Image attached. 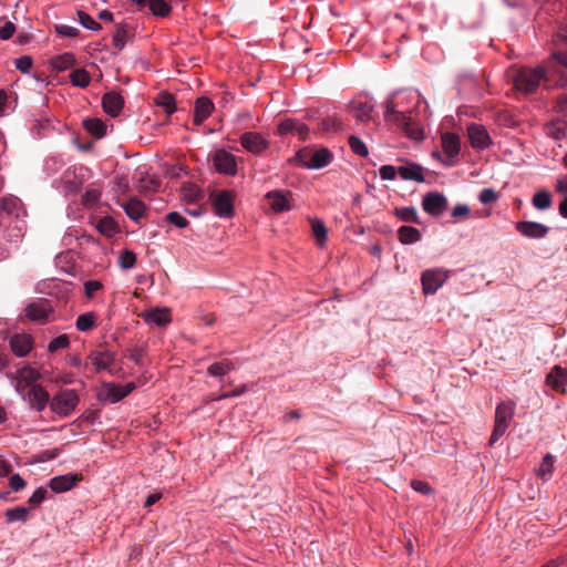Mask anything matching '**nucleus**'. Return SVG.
Here are the masks:
<instances>
[{"label":"nucleus","instance_id":"79ce46f5","mask_svg":"<svg viewBox=\"0 0 567 567\" xmlns=\"http://www.w3.org/2000/svg\"><path fill=\"white\" fill-rule=\"evenodd\" d=\"M128 27L126 24H120L116 28V31L113 34V45L117 50H123L126 44V39L128 37Z\"/></svg>","mask_w":567,"mask_h":567},{"label":"nucleus","instance_id":"473e14b6","mask_svg":"<svg viewBox=\"0 0 567 567\" xmlns=\"http://www.w3.org/2000/svg\"><path fill=\"white\" fill-rule=\"evenodd\" d=\"M546 134L554 140H561L567 135V125L563 121H551L546 125Z\"/></svg>","mask_w":567,"mask_h":567},{"label":"nucleus","instance_id":"052dcab7","mask_svg":"<svg viewBox=\"0 0 567 567\" xmlns=\"http://www.w3.org/2000/svg\"><path fill=\"white\" fill-rule=\"evenodd\" d=\"M379 172L381 178L385 181H392L395 178L396 174H399L398 169L392 165H383Z\"/></svg>","mask_w":567,"mask_h":567},{"label":"nucleus","instance_id":"603ef678","mask_svg":"<svg viewBox=\"0 0 567 567\" xmlns=\"http://www.w3.org/2000/svg\"><path fill=\"white\" fill-rule=\"evenodd\" d=\"M118 262L123 269H132L136 262V255L131 250H123Z\"/></svg>","mask_w":567,"mask_h":567},{"label":"nucleus","instance_id":"0eeeda50","mask_svg":"<svg viewBox=\"0 0 567 567\" xmlns=\"http://www.w3.org/2000/svg\"><path fill=\"white\" fill-rule=\"evenodd\" d=\"M449 270L443 268L427 269L421 275L422 290L425 295L435 293L447 280Z\"/></svg>","mask_w":567,"mask_h":567},{"label":"nucleus","instance_id":"49530a36","mask_svg":"<svg viewBox=\"0 0 567 567\" xmlns=\"http://www.w3.org/2000/svg\"><path fill=\"white\" fill-rule=\"evenodd\" d=\"M554 463H555V457L551 454L545 455V457L543 458V462L538 468V475L542 478L547 480L553 474Z\"/></svg>","mask_w":567,"mask_h":567},{"label":"nucleus","instance_id":"412c9836","mask_svg":"<svg viewBox=\"0 0 567 567\" xmlns=\"http://www.w3.org/2000/svg\"><path fill=\"white\" fill-rule=\"evenodd\" d=\"M566 382L567 371L560 365L553 367L551 371L546 377L547 385H549L555 391L564 392Z\"/></svg>","mask_w":567,"mask_h":567},{"label":"nucleus","instance_id":"6e6552de","mask_svg":"<svg viewBox=\"0 0 567 567\" xmlns=\"http://www.w3.org/2000/svg\"><path fill=\"white\" fill-rule=\"evenodd\" d=\"M214 212L219 217H231L234 214V194L230 190H217L210 194Z\"/></svg>","mask_w":567,"mask_h":567},{"label":"nucleus","instance_id":"3c124183","mask_svg":"<svg viewBox=\"0 0 567 567\" xmlns=\"http://www.w3.org/2000/svg\"><path fill=\"white\" fill-rule=\"evenodd\" d=\"M20 206V200L17 197L0 198V209L7 214H13Z\"/></svg>","mask_w":567,"mask_h":567},{"label":"nucleus","instance_id":"de8ad7c7","mask_svg":"<svg viewBox=\"0 0 567 567\" xmlns=\"http://www.w3.org/2000/svg\"><path fill=\"white\" fill-rule=\"evenodd\" d=\"M349 146L354 154L361 157H367L369 154L367 145L355 135L349 136Z\"/></svg>","mask_w":567,"mask_h":567},{"label":"nucleus","instance_id":"bb28decb","mask_svg":"<svg viewBox=\"0 0 567 567\" xmlns=\"http://www.w3.org/2000/svg\"><path fill=\"white\" fill-rule=\"evenodd\" d=\"M350 113L359 122H367L371 118L373 106L368 102H352L349 105Z\"/></svg>","mask_w":567,"mask_h":567},{"label":"nucleus","instance_id":"a878e982","mask_svg":"<svg viewBox=\"0 0 567 567\" xmlns=\"http://www.w3.org/2000/svg\"><path fill=\"white\" fill-rule=\"evenodd\" d=\"M398 173L404 181L424 182L423 168L415 163H409L398 168Z\"/></svg>","mask_w":567,"mask_h":567},{"label":"nucleus","instance_id":"c9c22d12","mask_svg":"<svg viewBox=\"0 0 567 567\" xmlns=\"http://www.w3.org/2000/svg\"><path fill=\"white\" fill-rule=\"evenodd\" d=\"M235 369V364L229 360H224L220 362H215L210 364L207 369V373L212 377H223L229 371Z\"/></svg>","mask_w":567,"mask_h":567},{"label":"nucleus","instance_id":"b1692460","mask_svg":"<svg viewBox=\"0 0 567 567\" xmlns=\"http://www.w3.org/2000/svg\"><path fill=\"white\" fill-rule=\"evenodd\" d=\"M126 215L134 221H138L145 214L146 206L137 197L130 198L126 203L121 205Z\"/></svg>","mask_w":567,"mask_h":567},{"label":"nucleus","instance_id":"4c0bfd02","mask_svg":"<svg viewBox=\"0 0 567 567\" xmlns=\"http://www.w3.org/2000/svg\"><path fill=\"white\" fill-rule=\"evenodd\" d=\"M398 218L405 223L420 224L417 212L414 207H398L394 210Z\"/></svg>","mask_w":567,"mask_h":567},{"label":"nucleus","instance_id":"1a4fd4ad","mask_svg":"<svg viewBox=\"0 0 567 567\" xmlns=\"http://www.w3.org/2000/svg\"><path fill=\"white\" fill-rule=\"evenodd\" d=\"M241 146L254 155H260L268 150L270 143L258 132H246L240 136Z\"/></svg>","mask_w":567,"mask_h":567},{"label":"nucleus","instance_id":"09e8293b","mask_svg":"<svg viewBox=\"0 0 567 567\" xmlns=\"http://www.w3.org/2000/svg\"><path fill=\"white\" fill-rule=\"evenodd\" d=\"M19 377L24 381L25 385L31 388L40 379V373L31 367H25L20 371Z\"/></svg>","mask_w":567,"mask_h":567},{"label":"nucleus","instance_id":"0e129e2a","mask_svg":"<svg viewBox=\"0 0 567 567\" xmlns=\"http://www.w3.org/2000/svg\"><path fill=\"white\" fill-rule=\"evenodd\" d=\"M102 288V284L97 280H89L84 285L85 295L92 298L93 295Z\"/></svg>","mask_w":567,"mask_h":567},{"label":"nucleus","instance_id":"f8f14e48","mask_svg":"<svg viewBox=\"0 0 567 567\" xmlns=\"http://www.w3.org/2000/svg\"><path fill=\"white\" fill-rule=\"evenodd\" d=\"M24 400L28 401L30 408L41 412L50 402V394L42 385L34 384L27 391Z\"/></svg>","mask_w":567,"mask_h":567},{"label":"nucleus","instance_id":"6ab92c4d","mask_svg":"<svg viewBox=\"0 0 567 567\" xmlns=\"http://www.w3.org/2000/svg\"><path fill=\"white\" fill-rule=\"evenodd\" d=\"M32 338L25 333H18L10 338V348L17 357H25L32 349Z\"/></svg>","mask_w":567,"mask_h":567},{"label":"nucleus","instance_id":"aec40b11","mask_svg":"<svg viewBox=\"0 0 567 567\" xmlns=\"http://www.w3.org/2000/svg\"><path fill=\"white\" fill-rule=\"evenodd\" d=\"M81 481V476L76 474H65L51 478L49 486L56 493H62L74 487L78 482Z\"/></svg>","mask_w":567,"mask_h":567},{"label":"nucleus","instance_id":"2eb2a0df","mask_svg":"<svg viewBox=\"0 0 567 567\" xmlns=\"http://www.w3.org/2000/svg\"><path fill=\"white\" fill-rule=\"evenodd\" d=\"M52 309L49 305V301L45 299H39L34 301L25 308V316L32 321L35 322H45Z\"/></svg>","mask_w":567,"mask_h":567},{"label":"nucleus","instance_id":"338daca9","mask_svg":"<svg viewBox=\"0 0 567 567\" xmlns=\"http://www.w3.org/2000/svg\"><path fill=\"white\" fill-rule=\"evenodd\" d=\"M470 214V207L464 204L456 205L452 210V216L455 218H466Z\"/></svg>","mask_w":567,"mask_h":567},{"label":"nucleus","instance_id":"9d476101","mask_svg":"<svg viewBox=\"0 0 567 567\" xmlns=\"http://www.w3.org/2000/svg\"><path fill=\"white\" fill-rule=\"evenodd\" d=\"M213 164L216 171L220 174L225 175H236L237 174V162L234 154L225 151L218 150L213 155Z\"/></svg>","mask_w":567,"mask_h":567},{"label":"nucleus","instance_id":"bf43d9fd","mask_svg":"<svg viewBox=\"0 0 567 567\" xmlns=\"http://www.w3.org/2000/svg\"><path fill=\"white\" fill-rule=\"evenodd\" d=\"M16 68L23 73H28L32 68V59L28 55L20 56L16 60Z\"/></svg>","mask_w":567,"mask_h":567},{"label":"nucleus","instance_id":"774afa93","mask_svg":"<svg viewBox=\"0 0 567 567\" xmlns=\"http://www.w3.org/2000/svg\"><path fill=\"white\" fill-rule=\"evenodd\" d=\"M310 154H311V150L310 148H302V150H300L296 154L295 159L297 162H299L302 166L308 168V162H310L309 161L310 159Z\"/></svg>","mask_w":567,"mask_h":567},{"label":"nucleus","instance_id":"58836bf2","mask_svg":"<svg viewBox=\"0 0 567 567\" xmlns=\"http://www.w3.org/2000/svg\"><path fill=\"white\" fill-rule=\"evenodd\" d=\"M311 228L313 236L320 247H322L327 240V227L321 219H311Z\"/></svg>","mask_w":567,"mask_h":567},{"label":"nucleus","instance_id":"680f3d73","mask_svg":"<svg viewBox=\"0 0 567 567\" xmlns=\"http://www.w3.org/2000/svg\"><path fill=\"white\" fill-rule=\"evenodd\" d=\"M9 485L13 492H19L25 487L27 483L19 474H13L10 477Z\"/></svg>","mask_w":567,"mask_h":567},{"label":"nucleus","instance_id":"69168bd1","mask_svg":"<svg viewBox=\"0 0 567 567\" xmlns=\"http://www.w3.org/2000/svg\"><path fill=\"white\" fill-rule=\"evenodd\" d=\"M16 31V27L12 22L8 21L3 27L0 28V39L8 40L10 39Z\"/></svg>","mask_w":567,"mask_h":567},{"label":"nucleus","instance_id":"c03bdc74","mask_svg":"<svg viewBox=\"0 0 567 567\" xmlns=\"http://www.w3.org/2000/svg\"><path fill=\"white\" fill-rule=\"evenodd\" d=\"M96 228L101 234L111 237L116 233L117 225L113 218L104 217L97 221Z\"/></svg>","mask_w":567,"mask_h":567},{"label":"nucleus","instance_id":"8fccbe9b","mask_svg":"<svg viewBox=\"0 0 567 567\" xmlns=\"http://www.w3.org/2000/svg\"><path fill=\"white\" fill-rule=\"evenodd\" d=\"M79 22L86 29L97 31L102 25L84 11H78Z\"/></svg>","mask_w":567,"mask_h":567},{"label":"nucleus","instance_id":"a211bd4d","mask_svg":"<svg viewBox=\"0 0 567 567\" xmlns=\"http://www.w3.org/2000/svg\"><path fill=\"white\" fill-rule=\"evenodd\" d=\"M102 106L105 113L115 117L120 114L124 106V99L117 92H107L102 97Z\"/></svg>","mask_w":567,"mask_h":567},{"label":"nucleus","instance_id":"4468645a","mask_svg":"<svg viewBox=\"0 0 567 567\" xmlns=\"http://www.w3.org/2000/svg\"><path fill=\"white\" fill-rule=\"evenodd\" d=\"M292 197L290 190H271L268 192L265 198L269 202L270 208L275 213L288 212L291 209L289 198Z\"/></svg>","mask_w":567,"mask_h":567},{"label":"nucleus","instance_id":"4d7b16f0","mask_svg":"<svg viewBox=\"0 0 567 567\" xmlns=\"http://www.w3.org/2000/svg\"><path fill=\"white\" fill-rule=\"evenodd\" d=\"M498 194L493 188H484L480 193V202L484 205H489L495 203L498 199Z\"/></svg>","mask_w":567,"mask_h":567},{"label":"nucleus","instance_id":"7c9ffc66","mask_svg":"<svg viewBox=\"0 0 567 567\" xmlns=\"http://www.w3.org/2000/svg\"><path fill=\"white\" fill-rule=\"evenodd\" d=\"M155 103L164 110L167 115L176 111L175 97L168 92H161L155 99Z\"/></svg>","mask_w":567,"mask_h":567},{"label":"nucleus","instance_id":"e433bc0d","mask_svg":"<svg viewBox=\"0 0 567 567\" xmlns=\"http://www.w3.org/2000/svg\"><path fill=\"white\" fill-rule=\"evenodd\" d=\"M70 81L74 86L86 87L91 82L89 72L84 69H75L70 73Z\"/></svg>","mask_w":567,"mask_h":567},{"label":"nucleus","instance_id":"5fc2aeb1","mask_svg":"<svg viewBox=\"0 0 567 567\" xmlns=\"http://www.w3.org/2000/svg\"><path fill=\"white\" fill-rule=\"evenodd\" d=\"M70 344V339L68 334H60L59 337L54 338L48 346V350L50 352H55L60 349H65Z\"/></svg>","mask_w":567,"mask_h":567},{"label":"nucleus","instance_id":"20e7f679","mask_svg":"<svg viewBox=\"0 0 567 567\" xmlns=\"http://www.w3.org/2000/svg\"><path fill=\"white\" fill-rule=\"evenodd\" d=\"M540 81H544V71L538 66L535 69L523 68L513 78L515 87L527 94L535 92Z\"/></svg>","mask_w":567,"mask_h":567},{"label":"nucleus","instance_id":"a18cd8bd","mask_svg":"<svg viewBox=\"0 0 567 567\" xmlns=\"http://www.w3.org/2000/svg\"><path fill=\"white\" fill-rule=\"evenodd\" d=\"M75 64V58L72 53H64L54 58L53 66L58 71H64Z\"/></svg>","mask_w":567,"mask_h":567},{"label":"nucleus","instance_id":"2f4dec72","mask_svg":"<svg viewBox=\"0 0 567 567\" xmlns=\"http://www.w3.org/2000/svg\"><path fill=\"white\" fill-rule=\"evenodd\" d=\"M532 204L536 209L546 210L553 204L551 195L548 190L542 189L534 194Z\"/></svg>","mask_w":567,"mask_h":567},{"label":"nucleus","instance_id":"f3484780","mask_svg":"<svg viewBox=\"0 0 567 567\" xmlns=\"http://www.w3.org/2000/svg\"><path fill=\"white\" fill-rule=\"evenodd\" d=\"M278 134L280 135H298L300 140L305 141L309 134V127L295 118H287L278 125Z\"/></svg>","mask_w":567,"mask_h":567},{"label":"nucleus","instance_id":"f704fd0d","mask_svg":"<svg viewBox=\"0 0 567 567\" xmlns=\"http://www.w3.org/2000/svg\"><path fill=\"white\" fill-rule=\"evenodd\" d=\"M7 523L27 522L29 516V508L24 506H17L8 508L4 513Z\"/></svg>","mask_w":567,"mask_h":567},{"label":"nucleus","instance_id":"f257e3e1","mask_svg":"<svg viewBox=\"0 0 567 567\" xmlns=\"http://www.w3.org/2000/svg\"><path fill=\"white\" fill-rule=\"evenodd\" d=\"M384 118L386 122L393 123L401 128L409 138L414 141L423 140L422 127L406 113L396 111L393 100H389L385 103Z\"/></svg>","mask_w":567,"mask_h":567},{"label":"nucleus","instance_id":"6e6d98bb","mask_svg":"<svg viewBox=\"0 0 567 567\" xmlns=\"http://www.w3.org/2000/svg\"><path fill=\"white\" fill-rule=\"evenodd\" d=\"M167 223L178 227L185 228L188 226V220L177 212H171L165 216Z\"/></svg>","mask_w":567,"mask_h":567},{"label":"nucleus","instance_id":"393cba45","mask_svg":"<svg viewBox=\"0 0 567 567\" xmlns=\"http://www.w3.org/2000/svg\"><path fill=\"white\" fill-rule=\"evenodd\" d=\"M144 320L147 323H154L158 327H164L171 322L172 318L167 308H154L145 312Z\"/></svg>","mask_w":567,"mask_h":567},{"label":"nucleus","instance_id":"c756f323","mask_svg":"<svg viewBox=\"0 0 567 567\" xmlns=\"http://www.w3.org/2000/svg\"><path fill=\"white\" fill-rule=\"evenodd\" d=\"M399 239L404 245H410L421 239V233L419 229L412 226H402L398 230Z\"/></svg>","mask_w":567,"mask_h":567},{"label":"nucleus","instance_id":"4be33fe9","mask_svg":"<svg viewBox=\"0 0 567 567\" xmlns=\"http://www.w3.org/2000/svg\"><path fill=\"white\" fill-rule=\"evenodd\" d=\"M214 110V103L208 97H198L195 102L194 123L200 125Z\"/></svg>","mask_w":567,"mask_h":567},{"label":"nucleus","instance_id":"13d9d810","mask_svg":"<svg viewBox=\"0 0 567 567\" xmlns=\"http://www.w3.org/2000/svg\"><path fill=\"white\" fill-rule=\"evenodd\" d=\"M411 486L415 492L429 495L433 492L432 487L425 481L414 480L411 482Z\"/></svg>","mask_w":567,"mask_h":567},{"label":"nucleus","instance_id":"e2e57ef3","mask_svg":"<svg viewBox=\"0 0 567 567\" xmlns=\"http://www.w3.org/2000/svg\"><path fill=\"white\" fill-rule=\"evenodd\" d=\"M56 32L69 38L79 35V30L76 28L66 24L56 25Z\"/></svg>","mask_w":567,"mask_h":567},{"label":"nucleus","instance_id":"9b49d317","mask_svg":"<svg viewBox=\"0 0 567 567\" xmlns=\"http://www.w3.org/2000/svg\"><path fill=\"white\" fill-rule=\"evenodd\" d=\"M422 208L432 216H441L447 208L446 197L437 192H431L423 196Z\"/></svg>","mask_w":567,"mask_h":567},{"label":"nucleus","instance_id":"5701e85b","mask_svg":"<svg viewBox=\"0 0 567 567\" xmlns=\"http://www.w3.org/2000/svg\"><path fill=\"white\" fill-rule=\"evenodd\" d=\"M332 159V153L328 148L311 150L310 162H308V168L319 169L330 164Z\"/></svg>","mask_w":567,"mask_h":567},{"label":"nucleus","instance_id":"864d4df0","mask_svg":"<svg viewBox=\"0 0 567 567\" xmlns=\"http://www.w3.org/2000/svg\"><path fill=\"white\" fill-rule=\"evenodd\" d=\"M48 491L45 487H39L34 491L28 501L29 509L38 507L47 497Z\"/></svg>","mask_w":567,"mask_h":567},{"label":"nucleus","instance_id":"ddd939ff","mask_svg":"<svg viewBox=\"0 0 567 567\" xmlns=\"http://www.w3.org/2000/svg\"><path fill=\"white\" fill-rule=\"evenodd\" d=\"M515 229L524 237L542 239L549 233V227L537 221H517Z\"/></svg>","mask_w":567,"mask_h":567},{"label":"nucleus","instance_id":"37998d69","mask_svg":"<svg viewBox=\"0 0 567 567\" xmlns=\"http://www.w3.org/2000/svg\"><path fill=\"white\" fill-rule=\"evenodd\" d=\"M148 7L152 13L157 17H167L172 10L165 0H148Z\"/></svg>","mask_w":567,"mask_h":567},{"label":"nucleus","instance_id":"7ed1b4c3","mask_svg":"<svg viewBox=\"0 0 567 567\" xmlns=\"http://www.w3.org/2000/svg\"><path fill=\"white\" fill-rule=\"evenodd\" d=\"M515 404L512 401L501 402L495 410V424L489 439L493 446L506 432L513 416Z\"/></svg>","mask_w":567,"mask_h":567},{"label":"nucleus","instance_id":"72a5a7b5","mask_svg":"<svg viewBox=\"0 0 567 567\" xmlns=\"http://www.w3.org/2000/svg\"><path fill=\"white\" fill-rule=\"evenodd\" d=\"M84 128L95 137H103L106 132V125L100 118H86L83 121Z\"/></svg>","mask_w":567,"mask_h":567},{"label":"nucleus","instance_id":"dca6fc26","mask_svg":"<svg viewBox=\"0 0 567 567\" xmlns=\"http://www.w3.org/2000/svg\"><path fill=\"white\" fill-rule=\"evenodd\" d=\"M467 136L474 148L484 150L489 146L491 137L484 126L471 124L467 126Z\"/></svg>","mask_w":567,"mask_h":567},{"label":"nucleus","instance_id":"f03ea898","mask_svg":"<svg viewBox=\"0 0 567 567\" xmlns=\"http://www.w3.org/2000/svg\"><path fill=\"white\" fill-rule=\"evenodd\" d=\"M544 71V82H550L553 78L558 76L556 84L564 85L567 82V78L564 76L561 68L567 69V51H555L544 62V65L538 66Z\"/></svg>","mask_w":567,"mask_h":567},{"label":"nucleus","instance_id":"ea45409f","mask_svg":"<svg viewBox=\"0 0 567 567\" xmlns=\"http://www.w3.org/2000/svg\"><path fill=\"white\" fill-rule=\"evenodd\" d=\"M321 130L323 132H339L343 130L342 122L340 117L337 114L329 115L324 118H322L321 123Z\"/></svg>","mask_w":567,"mask_h":567},{"label":"nucleus","instance_id":"423d86ee","mask_svg":"<svg viewBox=\"0 0 567 567\" xmlns=\"http://www.w3.org/2000/svg\"><path fill=\"white\" fill-rule=\"evenodd\" d=\"M79 395L74 390H63L52 398L50 408L52 412L65 417L70 415L72 411H74L79 404Z\"/></svg>","mask_w":567,"mask_h":567},{"label":"nucleus","instance_id":"cd10ccee","mask_svg":"<svg viewBox=\"0 0 567 567\" xmlns=\"http://www.w3.org/2000/svg\"><path fill=\"white\" fill-rule=\"evenodd\" d=\"M89 359L97 371L106 370L114 362V354L110 351H94Z\"/></svg>","mask_w":567,"mask_h":567},{"label":"nucleus","instance_id":"39448f33","mask_svg":"<svg viewBox=\"0 0 567 567\" xmlns=\"http://www.w3.org/2000/svg\"><path fill=\"white\" fill-rule=\"evenodd\" d=\"M135 388L134 382H128L125 385H120L114 382H104L96 396L102 403L114 404L127 396Z\"/></svg>","mask_w":567,"mask_h":567},{"label":"nucleus","instance_id":"a19ab883","mask_svg":"<svg viewBox=\"0 0 567 567\" xmlns=\"http://www.w3.org/2000/svg\"><path fill=\"white\" fill-rule=\"evenodd\" d=\"M96 316L93 312H85L78 317L75 327L79 331H89L95 326Z\"/></svg>","mask_w":567,"mask_h":567},{"label":"nucleus","instance_id":"c85d7f7f","mask_svg":"<svg viewBox=\"0 0 567 567\" xmlns=\"http://www.w3.org/2000/svg\"><path fill=\"white\" fill-rule=\"evenodd\" d=\"M442 148L449 157H454L460 153L461 142L458 135L445 133L442 135Z\"/></svg>","mask_w":567,"mask_h":567}]
</instances>
